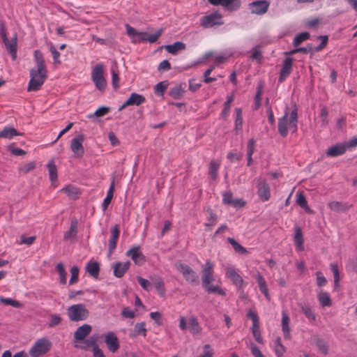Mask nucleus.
<instances>
[{
    "mask_svg": "<svg viewBox=\"0 0 357 357\" xmlns=\"http://www.w3.org/2000/svg\"><path fill=\"white\" fill-rule=\"evenodd\" d=\"M278 128L282 137H287L289 131L292 133L297 131L298 110L296 106L290 113L287 107L285 109L283 116L278 119Z\"/></svg>",
    "mask_w": 357,
    "mask_h": 357,
    "instance_id": "nucleus-1",
    "label": "nucleus"
},
{
    "mask_svg": "<svg viewBox=\"0 0 357 357\" xmlns=\"http://www.w3.org/2000/svg\"><path fill=\"white\" fill-rule=\"evenodd\" d=\"M215 264L209 259L206 261L202 269V282L203 287L208 293H215L220 296H225L226 292L219 285H213Z\"/></svg>",
    "mask_w": 357,
    "mask_h": 357,
    "instance_id": "nucleus-2",
    "label": "nucleus"
},
{
    "mask_svg": "<svg viewBox=\"0 0 357 357\" xmlns=\"http://www.w3.org/2000/svg\"><path fill=\"white\" fill-rule=\"evenodd\" d=\"M30 77L31 79L27 88L28 91H38L41 89L47 79V70L33 68L30 71Z\"/></svg>",
    "mask_w": 357,
    "mask_h": 357,
    "instance_id": "nucleus-3",
    "label": "nucleus"
},
{
    "mask_svg": "<svg viewBox=\"0 0 357 357\" xmlns=\"http://www.w3.org/2000/svg\"><path fill=\"white\" fill-rule=\"evenodd\" d=\"M67 314L69 319L72 321L86 320L89 312L82 303L73 305L67 309Z\"/></svg>",
    "mask_w": 357,
    "mask_h": 357,
    "instance_id": "nucleus-4",
    "label": "nucleus"
},
{
    "mask_svg": "<svg viewBox=\"0 0 357 357\" xmlns=\"http://www.w3.org/2000/svg\"><path fill=\"white\" fill-rule=\"evenodd\" d=\"M91 79L96 87L100 91H104L107 86V82L104 77V66L102 63H98L91 71Z\"/></svg>",
    "mask_w": 357,
    "mask_h": 357,
    "instance_id": "nucleus-5",
    "label": "nucleus"
},
{
    "mask_svg": "<svg viewBox=\"0 0 357 357\" xmlns=\"http://www.w3.org/2000/svg\"><path fill=\"white\" fill-rule=\"evenodd\" d=\"M175 267L182 274L187 282L192 285L198 283V275L190 266L181 261H177L175 264Z\"/></svg>",
    "mask_w": 357,
    "mask_h": 357,
    "instance_id": "nucleus-6",
    "label": "nucleus"
},
{
    "mask_svg": "<svg viewBox=\"0 0 357 357\" xmlns=\"http://www.w3.org/2000/svg\"><path fill=\"white\" fill-rule=\"evenodd\" d=\"M224 24L222 15L218 11H215L200 18V24L204 29H208Z\"/></svg>",
    "mask_w": 357,
    "mask_h": 357,
    "instance_id": "nucleus-7",
    "label": "nucleus"
},
{
    "mask_svg": "<svg viewBox=\"0 0 357 357\" xmlns=\"http://www.w3.org/2000/svg\"><path fill=\"white\" fill-rule=\"evenodd\" d=\"M51 342L46 338L38 340L29 350L31 357H39L46 354L51 348Z\"/></svg>",
    "mask_w": 357,
    "mask_h": 357,
    "instance_id": "nucleus-8",
    "label": "nucleus"
},
{
    "mask_svg": "<svg viewBox=\"0 0 357 357\" xmlns=\"http://www.w3.org/2000/svg\"><path fill=\"white\" fill-rule=\"evenodd\" d=\"M269 5V2L266 0H258L250 3L248 8L252 14L262 15L268 11Z\"/></svg>",
    "mask_w": 357,
    "mask_h": 357,
    "instance_id": "nucleus-9",
    "label": "nucleus"
},
{
    "mask_svg": "<svg viewBox=\"0 0 357 357\" xmlns=\"http://www.w3.org/2000/svg\"><path fill=\"white\" fill-rule=\"evenodd\" d=\"M225 275L228 278L232 283L238 289L243 288L244 281L242 277L236 272L235 268L233 266H227Z\"/></svg>",
    "mask_w": 357,
    "mask_h": 357,
    "instance_id": "nucleus-10",
    "label": "nucleus"
},
{
    "mask_svg": "<svg viewBox=\"0 0 357 357\" xmlns=\"http://www.w3.org/2000/svg\"><path fill=\"white\" fill-rule=\"evenodd\" d=\"M84 140V137L82 135H77L71 141L70 149L73 153L79 158L83 156L84 153V149L82 145Z\"/></svg>",
    "mask_w": 357,
    "mask_h": 357,
    "instance_id": "nucleus-11",
    "label": "nucleus"
},
{
    "mask_svg": "<svg viewBox=\"0 0 357 357\" xmlns=\"http://www.w3.org/2000/svg\"><path fill=\"white\" fill-rule=\"evenodd\" d=\"M126 33L130 38L132 43H139L144 42V36H147V33L137 31L135 28L129 24L126 25Z\"/></svg>",
    "mask_w": 357,
    "mask_h": 357,
    "instance_id": "nucleus-12",
    "label": "nucleus"
},
{
    "mask_svg": "<svg viewBox=\"0 0 357 357\" xmlns=\"http://www.w3.org/2000/svg\"><path fill=\"white\" fill-rule=\"evenodd\" d=\"M126 255L130 257L137 265H141L144 261V256L140 251L139 245H133L126 252Z\"/></svg>",
    "mask_w": 357,
    "mask_h": 357,
    "instance_id": "nucleus-13",
    "label": "nucleus"
},
{
    "mask_svg": "<svg viewBox=\"0 0 357 357\" xmlns=\"http://www.w3.org/2000/svg\"><path fill=\"white\" fill-rule=\"evenodd\" d=\"M105 342L112 353H115L120 347L119 339L114 332H109L105 335Z\"/></svg>",
    "mask_w": 357,
    "mask_h": 357,
    "instance_id": "nucleus-14",
    "label": "nucleus"
},
{
    "mask_svg": "<svg viewBox=\"0 0 357 357\" xmlns=\"http://www.w3.org/2000/svg\"><path fill=\"white\" fill-rule=\"evenodd\" d=\"M222 202L235 208L242 207L245 204V202L242 199H234L233 194L230 191L222 193Z\"/></svg>",
    "mask_w": 357,
    "mask_h": 357,
    "instance_id": "nucleus-15",
    "label": "nucleus"
},
{
    "mask_svg": "<svg viewBox=\"0 0 357 357\" xmlns=\"http://www.w3.org/2000/svg\"><path fill=\"white\" fill-rule=\"evenodd\" d=\"M145 98L138 93H132L130 94L128 99L119 107V110L121 111L124 108L130 105L139 106L145 102Z\"/></svg>",
    "mask_w": 357,
    "mask_h": 357,
    "instance_id": "nucleus-16",
    "label": "nucleus"
},
{
    "mask_svg": "<svg viewBox=\"0 0 357 357\" xmlns=\"http://www.w3.org/2000/svg\"><path fill=\"white\" fill-rule=\"evenodd\" d=\"M111 236L109 239L108 250L109 254L113 253L116 248V244L120 235V229L119 225H116L110 229Z\"/></svg>",
    "mask_w": 357,
    "mask_h": 357,
    "instance_id": "nucleus-17",
    "label": "nucleus"
},
{
    "mask_svg": "<svg viewBox=\"0 0 357 357\" xmlns=\"http://www.w3.org/2000/svg\"><path fill=\"white\" fill-rule=\"evenodd\" d=\"M257 195L262 202H266L270 199V187L265 181H261L259 182L257 185Z\"/></svg>",
    "mask_w": 357,
    "mask_h": 357,
    "instance_id": "nucleus-18",
    "label": "nucleus"
},
{
    "mask_svg": "<svg viewBox=\"0 0 357 357\" xmlns=\"http://www.w3.org/2000/svg\"><path fill=\"white\" fill-rule=\"evenodd\" d=\"M292 58L288 57L284 60L279 76L280 82H284L286 79V78L291 74L292 70Z\"/></svg>",
    "mask_w": 357,
    "mask_h": 357,
    "instance_id": "nucleus-19",
    "label": "nucleus"
},
{
    "mask_svg": "<svg viewBox=\"0 0 357 357\" xmlns=\"http://www.w3.org/2000/svg\"><path fill=\"white\" fill-rule=\"evenodd\" d=\"M92 328L89 324H84L77 328L74 333V339L77 342L82 341L91 332Z\"/></svg>",
    "mask_w": 357,
    "mask_h": 357,
    "instance_id": "nucleus-20",
    "label": "nucleus"
},
{
    "mask_svg": "<svg viewBox=\"0 0 357 357\" xmlns=\"http://www.w3.org/2000/svg\"><path fill=\"white\" fill-rule=\"evenodd\" d=\"M346 151V146L344 144H337L328 148L326 154L328 157L334 158L343 155Z\"/></svg>",
    "mask_w": 357,
    "mask_h": 357,
    "instance_id": "nucleus-21",
    "label": "nucleus"
},
{
    "mask_svg": "<svg viewBox=\"0 0 357 357\" xmlns=\"http://www.w3.org/2000/svg\"><path fill=\"white\" fill-rule=\"evenodd\" d=\"M290 319L285 310L282 312V330L284 337L289 340L291 338V329L289 327Z\"/></svg>",
    "mask_w": 357,
    "mask_h": 357,
    "instance_id": "nucleus-22",
    "label": "nucleus"
},
{
    "mask_svg": "<svg viewBox=\"0 0 357 357\" xmlns=\"http://www.w3.org/2000/svg\"><path fill=\"white\" fill-rule=\"evenodd\" d=\"M130 266V261L126 262H117L114 264V275L116 278H121L125 274V273L129 269Z\"/></svg>",
    "mask_w": 357,
    "mask_h": 357,
    "instance_id": "nucleus-23",
    "label": "nucleus"
},
{
    "mask_svg": "<svg viewBox=\"0 0 357 357\" xmlns=\"http://www.w3.org/2000/svg\"><path fill=\"white\" fill-rule=\"evenodd\" d=\"M189 331L192 335H198L202 332V327L196 317L189 318Z\"/></svg>",
    "mask_w": 357,
    "mask_h": 357,
    "instance_id": "nucleus-24",
    "label": "nucleus"
},
{
    "mask_svg": "<svg viewBox=\"0 0 357 357\" xmlns=\"http://www.w3.org/2000/svg\"><path fill=\"white\" fill-rule=\"evenodd\" d=\"M151 281L159 296L165 297L166 294V289L163 280L160 277H155L152 278Z\"/></svg>",
    "mask_w": 357,
    "mask_h": 357,
    "instance_id": "nucleus-25",
    "label": "nucleus"
},
{
    "mask_svg": "<svg viewBox=\"0 0 357 357\" xmlns=\"http://www.w3.org/2000/svg\"><path fill=\"white\" fill-rule=\"evenodd\" d=\"M86 272L93 278L97 279L100 273V266L97 261H90L86 265Z\"/></svg>",
    "mask_w": 357,
    "mask_h": 357,
    "instance_id": "nucleus-26",
    "label": "nucleus"
},
{
    "mask_svg": "<svg viewBox=\"0 0 357 357\" xmlns=\"http://www.w3.org/2000/svg\"><path fill=\"white\" fill-rule=\"evenodd\" d=\"M114 186H115V178H112V181L110 183L109 190L107 193L106 197L103 200L102 203V208L103 210H106L109 204L111 203V201L113 198L114 192Z\"/></svg>",
    "mask_w": 357,
    "mask_h": 357,
    "instance_id": "nucleus-27",
    "label": "nucleus"
},
{
    "mask_svg": "<svg viewBox=\"0 0 357 357\" xmlns=\"http://www.w3.org/2000/svg\"><path fill=\"white\" fill-rule=\"evenodd\" d=\"M303 242L304 241L301 229L296 227L295 229L294 243L298 251H303L304 250Z\"/></svg>",
    "mask_w": 357,
    "mask_h": 357,
    "instance_id": "nucleus-28",
    "label": "nucleus"
},
{
    "mask_svg": "<svg viewBox=\"0 0 357 357\" xmlns=\"http://www.w3.org/2000/svg\"><path fill=\"white\" fill-rule=\"evenodd\" d=\"M3 43L6 47L7 50L11 54V55L13 56V59H15L16 54H17V36H16V35H15L14 37H13L10 40L8 38V41L3 40Z\"/></svg>",
    "mask_w": 357,
    "mask_h": 357,
    "instance_id": "nucleus-29",
    "label": "nucleus"
},
{
    "mask_svg": "<svg viewBox=\"0 0 357 357\" xmlns=\"http://www.w3.org/2000/svg\"><path fill=\"white\" fill-rule=\"evenodd\" d=\"M257 280L261 292L265 296L266 299L270 301L271 297L268 294V289L266 284V282L260 273L257 275Z\"/></svg>",
    "mask_w": 357,
    "mask_h": 357,
    "instance_id": "nucleus-30",
    "label": "nucleus"
},
{
    "mask_svg": "<svg viewBox=\"0 0 357 357\" xmlns=\"http://www.w3.org/2000/svg\"><path fill=\"white\" fill-rule=\"evenodd\" d=\"M77 234V220L73 219L71 220L70 229L64 234V239H74Z\"/></svg>",
    "mask_w": 357,
    "mask_h": 357,
    "instance_id": "nucleus-31",
    "label": "nucleus"
},
{
    "mask_svg": "<svg viewBox=\"0 0 357 357\" xmlns=\"http://www.w3.org/2000/svg\"><path fill=\"white\" fill-rule=\"evenodd\" d=\"M85 343L89 346L93 347V357H105L102 351L97 345L95 338L90 337L85 341Z\"/></svg>",
    "mask_w": 357,
    "mask_h": 357,
    "instance_id": "nucleus-32",
    "label": "nucleus"
},
{
    "mask_svg": "<svg viewBox=\"0 0 357 357\" xmlns=\"http://www.w3.org/2000/svg\"><path fill=\"white\" fill-rule=\"evenodd\" d=\"M20 134L14 128L4 127L3 129L0 131V138L12 139L15 136H18Z\"/></svg>",
    "mask_w": 357,
    "mask_h": 357,
    "instance_id": "nucleus-33",
    "label": "nucleus"
},
{
    "mask_svg": "<svg viewBox=\"0 0 357 357\" xmlns=\"http://www.w3.org/2000/svg\"><path fill=\"white\" fill-rule=\"evenodd\" d=\"M317 298L322 307H330L332 305V301L328 292L320 291L317 295Z\"/></svg>",
    "mask_w": 357,
    "mask_h": 357,
    "instance_id": "nucleus-34",
    "label": "nucleus"
},
{
    "mask_svg": "<svg viewBox=\"0 0 357 357\" xmlns=\"http://www.w3.org/2000/svg\"><path fill=\"white\" fill-rule=\"evenodd\" d=\"M165 48L169 53L176 54L178 51L185 49V44L182 42H175L172 45H166Z\"/></svg>",
    "mask_w": 357,
    "mask_h": 357,
    "instance_id": "nucleus-35",
    "label": "nucleus"
},
{
    "mask_svg": "<svg viewBox=\"0 0 357 357\" xmlns=\"http://www.w3.org/2000/svg\"><path fill=\"white\" fill-rule=\"evenodd\" d=\"M225 8H227L230 11L238 10L241 6L240 0H222V4Z\"/></svg>",
    "mask_w": 357,
    "mask_h": 357,
    "instance_id": "nucleus-36",
    "label": "nucleus"
},
{
    "mask_svg": "<svg viewBox=\"0 0 357 357\" xmlns=\"http://www.w3.org/2000/svg\"><path fill=\"white\" fill-rule=\"evenodd\" d=\"M220 166V162L212 160L209 164L208 173L213 180H215L218 177V172Z\"/></svg>",
    "mask_w": 357,
    "mask_h": 357,
    "instance_id": "nucleus-37",
    "label": "nucleus"
},
{
    "mask_svg": "<svg viewBox=\"0 0 357 357\" xmlns=\"http://www.w3.org/2000/svg\"><path fill=\"white\" fill-rule=\"evenodd\" d=\"M328 206L331 210L335 212L344 211L348 208V206L346 204L336 201L329 202Z\"/></svg>",
    "mask_w": 357,
    "mask_h": 357,
    "instance_id": "nucleus-38",
    "label": "nucleus"
},
{
    "mask_svg": "<svg viewBox=\"0 0 357 357\" xmlns=\"http://www.w3.org/2000/svg\"><path fill=\"white\" fill-rule=\"evenodd\" d=\"M296 203L303 208L307 213H312V211L308 206L307 202L306 201L305 197L302 193L296 194Z\"/></svg>",
    "mask_w": 357,
    "mask_h": 357,
    "instance_id": "nucleus-39",
    "label": "nucleus"
},
{
    "mask_svg": "<svg viewBox=\"0 0 357 357\" xmlns=\"http://www.w3.org/2000/svg\"><path fill=\"white\" fill-rule=\"evenodd\" d=\"M236 119H235V130L236 134L242 130L243 126V117H242V110L241 108H236Z\"/></svg>",
    "mask_w": 357,
    "mask_h": 357,
    "instance_id": "nucleus-40",
    "label": "nucleus"
},
{
    "mask_svg": "<svg viewBox=\"0 0 357 357\" xmlns=\"http://www.w3.org/2000/svg\"><path fill=\"white\" fill-rule=\"evenodd\" d=\"M34 58L37 65L36 68L46 69L45 59L42 52L40 50H36L34 52Z\"/></svg>",
    "mask_w": 357,
    "mask_h": 357,
    "instance_id": "nucleus-41",
    "label": "nucleus"
},
{
    "mask_svg": "<svg viewBox=\"0 0 357 357\" xmlns=\"http://www.w3.org/2000/svg\"><path fill=\"white\" fill-rule=\"evenodd\" d=\"M300 306L302 312L310 321H314L316 319V316L310 306L307 304H301Z\"/></svg>",
    "mask_w": 357,
    "mask_h": 357,
    "instance_id": "nucleus-42",
    "label": "nucleus"
},
{
    "mask_svg": "<svg viewBox=\"0 0 357 357\" xmlns=\"http://www.w3.org/2000/svg\"><path fill=\"white\" fill-rule=\"evenodd\" d=\"M47 167L48 168L50 178L52 182H54L57 180V169L54 161H50Z\"/></svg>",
    "mask_w": 357,
    "mask_h": 357,
    "instance_id": "nucleus-43",
    "label": "nucleus"
},
{
    "mask_svg": "<svg viewBox=\"0 0 357 357\" xmlns=\"http://www.w3.org/2000/svg\"><path fill=\"white\" fill-rule=\"evenodd\" d=\"M184 93V89L182 87V85H176L174 87L172 88L169 90V94L170 96L174 98V99H178L183 96Z\"/></svg>",
    "mask_w": 357,
    "mask_h": 357,
    "instance_id": "nucleus-44",
    "label": "nucleus"
},
{
    "mask_svg": "<svg viewBox=\"0 0 357 357\" xmlns=\"http://www.w3.org/2000/svg\"><path fill=\"white\" fill-rule=\"evenodd\" d=\"M315 345L318 348V349L324 355L328 354V345L327 342L321 338H317L314 340Z\"/></svg>",
    "mask_w": 357,
    "mask_h": 357,
    "instance_id": "nucleus-45",
    "label": "nucleus"
},
{
    "mask_svg": "<svg viewBox=\"0 0 357 357\" xmlns=\"http://www.w3.org/2000/svg\"><path fill=\"white\" fill-rule=\"evenodd\" d=\"M310 35L308 32H303L295 36L293 40V45L295 47L299 46L303 42L308 40Z\"/></svg>",
    "mask_w": 357,
    "mask_h": 357,
    "instance_id": "nucleus-46",
    "label": "nucleus"
},
{
    "mask_svg": "<svg viewBox=\"0 0 357 357\" xmlns=\"http://www.w3.org/2000/svg\"><path fill=\"white\" fill-rule=\"evenodd\" d=\"M227 241L232 245V248L235 250L236 252L245 255L248 253L247 250L240 245L236 240L232 238H228Z\"/></svg>",
    "mask_w": 357,
    "mask_h": 357,
    "instance_id": "nucleus-47",
    "label": "nucleus"
},
{
    "mask_svg": "<svg viewBox=\"0 0 357 357\" xmlns=\"http://www.w3.org/2000/svg\"><path fill=\"white\" fill-rule=\"evenodd\" d=\"M60 191L67 194L68 196L73 199H75L79 195L78 189L73 185H67Z\"/></svg>",
    "mask_w": 357,
    "mask_h": 357,
    "instance_id": "nucleus-48",
    "label": "nucleus"
},
{
    "mask_svg": "<svg viewBox=\"0 0 357 357\" xmlns=\"http://www.w3.org/2000/svg\"><path fill=\"white\" fill-rule=\"evenodd\" d=\"M234 99V93H232L231 96H229L227 98V100L225 101V102L224 104V108L221 112V114L222 115V116L224 118H226L227 116H228L229 110H230L231 103L233 102Z\"/></svg>",
    "mask_w": 357,
    "mask_h": 357,
    "instance_id": "nucleus-49",
    "label": "nucleus"
},
{
    "mask_svg": "<svg viewBox=\"0 0 357 357\" xmlns=\"http://www.w3.org/2000/svg\"><path fill=\"white\" fill-rule=\"evenodd\" d=\"M0 302L6 305H11L14 307L20 308L22 307V304L16 300H13L10 298L0 297Z\"/></svg>",
    "mask_w": 357,
    "mask_h": 357,
    "instance_id": "nucleus-50",
    "label": "nucleus"
},
{
    "mask_svg": "<svg viewBox=\"0 0 357 357\" xmlns=\"http://www.w3.org/2000/svg\"><path fill=\"white\" fill-rule=\"evenodd\" d=\"M49 50L51 52L53 59H54V64H60L61 60H60V53L57 51L54 45L52 43H49Z\"/></svg>",
    "mask_w": 357,
    "mask_h": 357,
    "instance_id": "nucleus-51",
    "label": "nucleus"
},
{
    "mask_svg": "<svg viewBox=\"0 0 357 357\" xmlns=\"http://www.w3.org/2000/svg\"><path fill=\"white\" fill-rule=\"evenodd\" d=\"M167 86H168L167 81H163V82H158L154 86V93L157 95L163 96L164 92L167 89Z\"/></svg>",
    "mask_w": 357,
    "mask_h": 357,
    "instance_id": "nucleus-52",
    "label": "nucleus"
},
{
    "mask_svg": "<svg viewBox=\"0 0 357 357\" xmlns=\"http://www.w3.org/2000/svg\"><path fill=\"white\" fill-rule=\"evenodd\" d=\"M56 271L59 273V280L60 282L63 284H65L66 283V272L65 271L64 266L62 263H59L56 265Z\"/></svg>",
    "mask_w": 357,
    "mask_h": 357,
    "instance_id": "nucleus-53",
    "label": "nucleus"
},
{
    "mask_svg": "<svg viewBox=\"0 0 357 357\" xmlns=\"http://www.w3.org/2000/svg\"><path fill=\"white\" fill-rule=\"evenodd\" d=\"M135 333L133 335V336L142 335L144 337H146L147 331L146 328L145 322L137 323L135 326Z\"/></svg>",
    "mask_w": 357,
    "mask_h": 357,
    "instance_id": "nucleus-54",
    "label": "nucleus"
},
{
    "mask_svg": "<svg viewBox=\"0 0 357 357\" xmlns=\"http://www.w3.org/2000/svg\"><path fill=\"white\" fill-rule=\"evenodd\" d=\"M252 335H253L255 340L258 343L262 344L263 343V338L261 337V332H260V329H259V325L252 326Z\"/></svg>",
    "mask_w": 357,
    "mask_h": 357,
    "instance_id": "nucleus-55",
    "label": "nucleus"
},
{
    "mask_svg": "<svg viewBox=\"0 0 357 357\" xmlns=\"http://www.w3.org/2000/svg\"><path fill=\"white\" fill-rule=\"evenodd\" d=\"M162 33V29L158 30L154 34H148L147 36H144V42L149 41L151 43H153L157 41V40L159 38V37L161 36Z\"/></svg>",
    "mask_w": 357,
    "mask_h": 357,
    "instance_id": "nucleus-56",
    "label": "nucleus"
},
{
    "mask_svg": "<svg viewBox=\"0 0 357 357\" xmlns=\"http://www.w3.org/2000/svg\"><path fill=\"white\" fill-rule=\"evenodd\" d=\"M71 278L69 284H73L78 281L79 268L77 266H73L70 269Z\"/></svg>",
    "mask_w": 357,
    "mask_h": 357,
    "instance_id": "nucleus-57",
    "label": "nucleus"
},
{
    "mask_svg": "<svg viewBox=\"0 0 357 357\" xmlns=\"http://www.w3.org/2000/svg\"><path fill=\"white\" fill-rule=\"evenodd\" d=\"M331 271L333 274L334 277V282H335V287L339 286V281H340V274L339 271L337 264H331Z\"/></svg>",
    "mask_w": 357,
    "mask_h": 357,
    "instance_id": "nucleus-58",
    "label": "nucleus"
},
{
    "mask_svg": "<svg viewBox=\"0 0 357 357\" xmlns=\"http://www.w3.org/2000/svg\"><path fill=\"white\" fill-rule=\"evenodd\" d=\"M112 73V83L115 89L119 87V73L113 68L111 69Z\"/></svg>",
    "mask_w": 357,
    "mask_h": 357,
    "instance_id": "nucleus-59",
    "label": "nucleus"
},
{
    "mask_svg": "<svg viewBox=\"0 0 357 357\" xmlns=\"http://www.w3.org/2000/svg\"><path fill=\"white\" fill-rule=\"evenodd\" d=\"M247 317L252 321V326L259 325V319L256 312L250 310L247 313Z\"/></svg>",
    "mask_w": 357,
    "mask_h": 357,
    "instance_id": "nucleus-60",
    "label": "nucleus"
},
{
    "mask_svg": "<svg viewBox=\"0 0 357 357\" xmlns=\"http://www.w3.org/2000/svg\"><path fill=\"white\" fill-rule=\"evenodd\" d=\"M151 319H152L156 325L161 326L162 324V314L159 312H151L149 314Z\"/></svg>",
    "mask_w": 357,
    "mask_h": 357,
    "instance_id": "nucleus-61",
    "label": "nucleus"
},
{
    "mask_svg": "<svg viewBox=\"0 0 357 357\" xmlns=\"http://www.w3.org/2000/svg\"><path fill=\"white\" fill-rule=\"evenodd\" d=\"M36 167V164L34 162H29L28 163L24 164L20 168V172L26 174L32 170H33Z\"/></svg>",
    "mask_w": 357,
    "mask_h": 357,
    "instance_id": "nucleus-62",
    "label": "nucleus"
},
{
    "mask_svg": "<svg viewBox=\"0 0 357 357\" xmlns=\"http://www.w3.org/2000/svg\"><path fill=\"white\" fill-rule=\"evenodd\" d=\"M137 282H139V284H140V286L144 290H146L147 291H150L151 282L149 280H147L140 276H137Z\"/></svg>",
    "mask_w": 357,
    "mask_h": 357,
    "instance_id": "nucleus-63",
    "label": "nucleus"
},
{
    "mask_svg": "<svg viewBox=\"0 0 357 357\" xmlns=\"http://www.w3.org/2000/svg\"><path fill=\"white\" fill-rule=\"evenodd\" d=\"M317 276V284L319 287H323L325 286L327 283V280L324 276L322 273L321 271H317L316 273Z\"/></svg>",
    "mask_w": 357,
    "mask_h": 357,
    "instance_id": "nucleus-64",
    "label": "nucleus"
}]
</instances>
